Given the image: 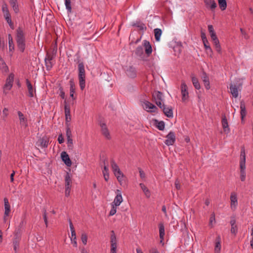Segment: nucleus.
Here are the masks:
<instances>
[{
	"label": "nucleus",
	"mask_w": 253,
	"mask_h": 253,
	"mask_svg": "<svg viewBox=\"0 0 253 253\" xmlns=\"http://www.w3.org/2000/svg\"><path fill=\"white\" fill-rule=\"evenodd\" d=\"M15 40L18 49L23 52L26 47V38L24 29L22 27H19L16 30Z\"/></svg>",
	"instance_id": "obj_1"
},
{
	"label": "nucleus",
	"mask_w": 253,
	"mask_h": 253,
	"mask_svg": "<svg viewBox=\"0 0 253 253\" xmlns=\"http://www.w3.org/2000/svg\"><path fill=\"white\" fill-rule=\"evenodd\" d=\"M240 179L242 181L246 179V154L244 149H242L240 159Z\"/></svg>",
	"instance_id": "obj_2"
},
{
	"label": "nucleus",
	"mask_w": 253,
	"mask_h": 253,
	"mask_svg": "<svg viewBox=\"0 0 253 253\" xmlns=\"http://www.w3.org/2000/svg\"><path fill=\"white\" fill-rule=\"evenodd\" d=\"M1 10L3 13V15L6 22L9 25L10 28L11 29H14V24L11 20V14L9 12L8 6L5 3H3L1 6Z\"/></svg>",
	"instance_id": "obj_3"
},
{
	"label": "nucleus",
	"mask_w": 253,
	"mask_h": 253,
	"mask_svg": "<svg viewBox=\"0 0 253 253\" xmlns=\"http://www.w3.org/2000/svg\"><path fill=\"white\" fill-rule=\"evenodd\" d=\"M111 166L114 175L116 177L118 181L120 183H121V182L123 180L124 175L121 171L119 166L113 159L111 160Z\"/></svg>",
	"instance_id": "obj_4"
},
{
	"label": "nucleus",
	"mask_w": 253,
	"mask_h": 253,
	"mask_svg": "<svg viewBox=\"0 0 253 253\" xmlns=\"http://www.w3.org/2000/svg\"><path fill=\"white\" fill-rule=\"evenodd\" d=\"M180 91L182 96V101L185 102L189 99V92L188 91V86L186 85L185 81H182L180 85Z\"/></svg>",
	"instance_id": "obj_5"
},
{
	"label": "nucleus",
	"mask_w": 253,
	"mask_h": 253,
	"mask_svg": "<svg viewBox=\"0 0 253 253\" xmlns=\"http://www.w3.org/2000/svg\"><path fill=\"white\" fill-rule=\"evenodd\" d=\"M153 98L158 106L162 108L163 93L159 91H155L153 93Z\"/></svg>",
	"instance_id": "obj_6"
},
{
	"label": "nucleus",
	"mask_w": 253,
	"mask_h": 253,
	"mask_svg": "<svg viewBox=\"0 0 253 253\" xmlns=\"http://www.w3.org/2000/svg\"><path fill=\"white\" fill-rule=\"evenodd\" d=\"M141 105L143 107V109L147 112H157V107L148 101H144L143 102H142Z\"/></svg>",
	"instance_id": "obj_7"
},
{
	"label": "nucleus",
	"mask_w": 253,
	"mask_h": 253,
	"mask_svg": "<svg viewBox=\"0 0 253 253\" xmlns=\"http://www.w3.org/2000/svg\"><path fill=\"white\" fill-rule=\"evenodd\" d=\"M111 249L110 253H117V240L114 231H111L110 237Z\"/></svg>",
	"instance_id": "obj_8"
},
{
	"label": "nucleus",
	"mask_w": 253,
	"mask_h": 253,
	"mask_svg": "<svg viewBox=\"0 0 253 253\" xmlns=\"http://www.w3.org/2000/svg\"><path fill=\"white\" fill-rule=\"evenodd\" d=\"M65 196L68 197L70 195L72 180L70 174L67 172L65 177Z\"/></svg>",
	"instance_id": "obj_9"
},
{
	"label": "nucleus",
	"mask_w": 253,
	"mask_h": 253,
	"mask_svg": "<svg viewBox=\"0 0 253 253\" xmlns=\"http://www.w3.org/2000/svg\"><path fill=\"white\" fill-rule=\"evenodd\" d=\"M99 126L101 127V131L102 135L107 139H111L109 131L106 124L103 121L99 122Z\"/></svg>",
	"instance_id": "obj_10"
},
{
	"label": "nucleus",
	"mask_w": 253,
	"mask_h": 253,
	"mask_svg": "<svg viewBox=\"0 0 253 253\" xmlns=\"http://www.w3.org/2000/svg\"><path fill=\"white\" fill-rule=\"evenodd\" d=\"M26 84L28 89V96H29L30 98L34 97L36 95V88L33 87L32 84L28 79L26 80Z\"/></svg>",
	"instance_id": "obj_11"
},
{
	"label": "nucleus",
	"mask_w": 253,
	"mask_h": 253,
	"mask_svg": "<svg viewBox=\"0 0 253 253\" xmlns=\"http://www.w3.org/2000/svg\"><path fill=\"white\" fill-rule=\"evenodd\" d=\"M175 141V134L174 132L170 131L166 136L165 143L168 145H172Z\"/></svg>",
	"instance_id": "obj_12"
},
{
	"label": "nucleus",
	"mask_w": 253,
	"mask_h": 253,
	"mask_svg": "<svg viewBox=\"0 0 253 253\" xmlns=\"http://www.w3.org/2000/svg\"><path fill=\"white\" fill-rule=\"evenodd\" d=\"M14 80V75L11 74L9 75L8 78L6 79V83L4 86V92L6 93V90H9L11 88Z\"/></svg>",
	"instance_id": "obj_13"
},
{
	"label": "nucleus",
	"mask_w": 253,
	"mask_h": 253,
	"mask_svg": "<svg viewBox=\"0 0 253 253\" xmlns=\"http://www.w3.org/2000/svg\"><path fill=\"white\" fill-rule=\"evenodd\" d=\"M116 192L117 193V194L115 196L114 201L111 204L114 205L115 206L118 207L123 202V199L121 192L120 190L117 189Z\"/></svg>",
	"instance_id": "obj_14"
},
{
	"label": "nucleus",
	"mask_w": 253,
	"mask_h": 253,
	"mask_svg": "<svg viewBox=\"0 0 253 253\" xmlns=\"http://www.w3.org/2000/svg\"><path fill=\"white\" fill-rule=\"evenodd\" d=\"M4 204V213L3 220L5 222L7 220V217L9 216L10 212V206L9 204L8 200L7 198L3 199Z\"/></svg>",
	"instance_id": "obj_15"
},
{
	"label": "nucleus",
	"mask_w": 253,
	"mask_h": 253,
	"mask_svg": "<svg viewBox=\"0 0 253 253\" xmlns=\"http://www.w3.org/2000/svg\"><path fill=\"white\" fill-rule=\"evenodd\" d=\"M239 87L240 85H237L234 84H230L229 88L230 93L233 97L237 98L238 96Z\"/></svg>",
	"instance_id": "obj_16"
},
{
	"label": "nucleus",
	"mask_w": 253,
	"mask_h": 253,
	"mask_svg": "<svg viewBox=\"0 0 253 253\" xmlns=\"http://www.w3.org/2000/svg\"><path fill=\"white\" fill-rule=\"evenodd\" d=\"M52 59L53 56L51 55L47 54L45 58V63L47 70H50L54 64Z\"/></svg>",
	"instance_id": "obj_17"
},
{
	"label": "nucleus",
	"mask_w": 253,
	"mask_h": 253,
	"mask_svg": "<svg viewBox=\"0 0 253 253\" xmlns=\"http://www.w3.org/2000/svg\"><path fill=\"white\" fill-rule=\"evenodd\" d=\"M61 157L62 160L64 162V163L66 164V165L68 167H71L72 165V162L69 158V155L67 153L63 151L61 153Z\"/></svg>",
	"instance_id": "obj_18"
},
{
	"label": "nucleus",
	"mask_w": 253,
	"mask_h": 253,
	"mask_svg": "<svg viewBox=\"0 0 253 253\" xmlns=\"http://www.w3.org/2000/svg\"><path fill=\"white\" fill-rule=\"evenodd\" d=\"M20 124L22 126H24V127H27L28 126V122L27 119L26 117H25L24 114L20 111H18L17 112Z\"/></svg>",
	"instance_id": "obj_19"
},
{
	"label": "nucleus",
	"mask_w": 253,
	"mask_h": 253,
	"mask_svg": "<svg viewBox=\"0 0 253 253\" xmlns=\"http://www.w3.org/2000/svg\"><path fill=\"white\" fill-rule=\"evenodd\" d=\"M163 111L165 115L169 118L173 117V111L171 107H166L164 104H162Z\"/></svg>",
	"instance_id": "obj_20"
},
{
	"label": "nucleus",
	"mask_w": 253,
	"mask_h": 253,
	"mask_svg": "<svg viewBox=\"0 0 253 253\" xmlns=\"http://www.w3.org/2000/svg\"><path fill=\"white\" fill-rule=\"evenodd\" d=\"M231 208L236 209L238 205L237 196L235 192H232L230 195Z\"/></svg>",
	"instance_id": "obj_21"
},
{
	"label": "nucleus",
	"mask_w": 253,
	"mask_h": 253,
	"mask_svg": "<svg viewBox=\"0 0 253 253\" xmlns=\"http://www.w3.org/2000/svg\"><path fill=\"white\" fill-rule=\"evenodd\" d=\"M126 74L129 78H134L136 76V69L132 66H129L126 70Z\"/></svg>",
	"instance_id": "obj_22"
},
{
	"label": "nucleus",
	"mask_w": 253,
	"mask_h": 253,
	"mask_svg": "<svg viewBox=\"0 0 253 253\" xmlns=\"http://www.w3.org/2000/svg\"><path fill=\"white\" fill-rule=\"evenodd\" d=\"M143 44L144 47H145V51L146 54L148 56H149L152 52V46L149 42L146 40L144 41Z\"/></svg>",
	"instance_id": "obj_23"
},
{
	"label": "nucleus",
	"mask_w": 253,
	"mask_h": 253,
	"mask_svg": "<svg viewBox=\"0 0 253 253\" xmlns=\"http://www.w3.org/2000/svg\"><path fill=\"white\" fill-rule=\"evenodd\" d=\"M240 114L241 118L242 123H244V118L246 116V110L245 104L243 101H241L240 102Z\"/></svg>",
	"instance_id": "obj_24"
},
{
	"label": "nucleus",
	"mask_w": 253,
	"mask_h": 253,
	"mask_svg": "<svg viewBox=\"0 0 253 253\" xmlns=\"http://www.w3.org/2000/svg\"><path fill=\"white\" fill-rule=\"evenodd\" d=\"M9 3L13 8L14 12L17 14L19 12L18 0H9Z\"/></svg>",
	"instance_id": "obj_25"
},
{
	"label": "nucleus",
	"mask_w": 253,
	"mask_h": 253,
	"mask_svg": "<svg viewBox=\"0 0 253 253\" xmlns=\"http://www.w3.org/2000/svg\"><path fill=\"white\" fill-rule=\"evenodd\" d=\"M221 250V239L219 236H218L215 239L214 252L215 253H219Z\"/></svg>",
	"instance_id": "obj_26"
},
{
	"label": "nucleus",
	"mask_w": 253,
	"mask_h": 253,
	"mask_svg": "<svg viewBox=\"0 0 253 253\" xmlns=\"http://www.w3.org/2000/svg\"><path fill=\"white\" fill-rule=\"evenodd\" d=\"M79 75L78 77H85L84 66L83 62H80L78 64Z\"/></svg>",
	"instance_id": "obj_27"
},
{
	"label": "nucleus",
	"mask_w": 253,
	"mask_h": 253,
	"mask_svg": "<svg viewBox=\"0 0 253 253\" xmlns=\"http://www.w3.org/2000/svg\"><path fill=\"white\" fill-rule=\"evenodd\" d=\"M202 79L204 82V84L205 86V88L207 90H209L210 88V84L209 77L205 72H203Z\"/></svg>",
	"instance_id": "obj_28"
},
{
	"label": "nucleus",
	"mask_w": 253,
	"mask_h": 253,
	"mask_svg": "<svg viewBox=\"0 0 253 253\" xmlns=\"http://www.w3.org/2000/svg\"><path fill=\"white\" fill-rule=\"evenodd\" d=\"M211 40L213 42L216 51L220 54L221 53V48L217 37H216L215 38H212Z\"/></svg>",
	"instance_id": "obj_29"
},
{
	"label": "nucleus",
	"mask_w": 253,
	"mask_h": 253,
	"mask_svg": "<svg viewBox=\"0 0 253 253\" xmlns=\"http://www.w3.org/2000/svg\"><path fill=\"white\" fill-rule=\"evenodd\" d=\"M205 3L207 7L211 10L214 9L217 7V4L214 0H205Z\"/></svg>",
	"instance_id": "obj_30"
},
{
	"label": "nucleus",
	"mask_w": 253,
	"mask_h": 253,
	"mask_svg": "<svg viewBox=\"0 0 253 253\" xmlns=\"http://www.w3.org/2000/svg\"><path fill=\"white\" fill-rule=\"evenodd\" d=\"M159 228L160 238L161 239V242L162 243L164 239V236L165 234V227H164V224L162 223H160L159 224Z\"/></svg>",
	"instance_id": "obj_31"
},
{
	"label": "nucleus",
	"mask_w": 253,
	"mask_h": 253,
	"mask_svg": "<svg viewBox=\"0 0 253 253\" xmlns=\"http://www.w3.org/2000/svg\"><path fill=\"white\" fill-rule=\"evenodd\" d=\"M221 123L224 131L225 132L227 131V132H228L230 129L229 128L227 120L225 115L222 116Z\"/></svg>",
	"instance_id": "obj_32"
},
{
	"label": "nucleus",
	"mask_w": 253,
	"mask_h": 253,
	"mask_svg": "<svg viewBox=\"0 0 253 253\" xmlns=\"http://www.w3.org/2000/svg\"><path fill=\"white\" fill-rule=\"evenodd\" d=\"M15 238L13 241V248L15 252H16L17 250L19 248V241L20 240V237L18 236L17 233L15 234Z\"/></svg>",
	"instance_id": "obj_33"
},
{
	"label": "nucleus",
	"mask_w": 253,
	"mask_h": 253,
	"mask_svg": "<svg viewBox=\"0 0 253 253\" xmlns=\"http://www.w3.org/2000/svg\"><path fill=\"white\" fill-rule=\"evenodd\" d=\"M102 173L105 180L107 182L109 178V169L107 165L103 166Z\"/></svg>",
	"instance_id": "obj_34"
},
{
	"label": "nucleus",
	"mask_w": 253,
	"mask_h": 253,
	"mask_svg": "<svg viewBox=\"0 0 253 253\" xmlns=\"http://www.w3.org/2000/svg\"><path fill=\"white\" fill-rule=\"evenodd\" d=\"M70 96L73 99H75L74 94L75 92V85L73 81H70Z\"/></svg>",
	"instance_id": "obj_35"
},
{
	"label": "nucleus",
	"mask_w": 253,
	"mask_h": 253,
	"mask_svg": "<svg viewBox=\"0 0 253 253\" xmlns=\"http://www.w3.org/2000/svg\"><path fill=\"white\" fill-rule=\"evenodd\" d=\"M65 114L66 117V121L67 122H70L71 121V115H70V107L67 105H65L64 107Z\"/></svg>",
	"instance_id": "obj_36"
},
{
	"label": "nucleus",
	"mask_w": 253,
	"mask_h": 253,
	"mask_svg": "<svg viewBox=\"0 0 253 253\" xmlns=\"http://www.w3.org/2000/svg\"><path fill=\"white\" fill-rule=\"evenodd\" d=\"M8 47L9 51L13 52L14 50V44L12 36L10 34L8 35Z\"/></svg>",
	"instance_id": "obj_37"
},
{
	"label": "nucleus",
	"mask_w": 253,
	"mask_h": 253,
	"mask_svg": "<svg viewBox=\"0 0 253 253\" xmlns=\"http://www.w3.org/2000/svg\"><path fill=\"white\" fill-rule=\"evenodd\" d=\"M139 186L144 193L146 197L147 198H150L151 196V193L147 187L143 183H140Z\"/></svg>",
	"instance_id": "obj_38"
},
{
	"label": "nucleus",
	"mask_w": 253,
	"mask_h": 253,
	"mask_svg": "<svg viewBox=\"0 0 253 253\" xmlns=\"http://www.w3.org/2000/svg\"><path fill=\"white\" fill-rule=\"evenodd\" d=\"M154 32L156 41L157 42H159L162 34V30L159 28H156L154 29Z\"/></svg>",
	"instance_id": "obj_39"
},
{
	"label": "nucleus",
	"mask_w": 253,
	"mask_h": 253,
	"mask_svg": "<svg viewBox=\"0 0 253 253\" xmlns=\"http://www.w3.org/2000/svg\"><path fill=\"white\" fill-rule=\"evenodd\" d=\"M40 146L42 148H47L48 145L49 140L46 137H43L40 140Z\"/></svg>",
	"instance_id": "obj_40"
},
{
	"label": "nucleus",
	"mask_w": 253,
	"mask_h": 253,
	"mask_svg": "<svg viewBox=\"0 0 253 253\" xmlns=\"http://www.w3.org/2000/svg\"><path fill=\"white\" fill-rule=\"evenodd\" d=\"M191 79L193 84L195 88L197 89H200L201 88V85L198 79L194 76H192Z\"/></svg>",
	"instance_id": "obj_41"
},
{
	"label": "nucleus",
	"mask_w": 253,
	"mask_h": 253,
	"mask_svg": "<svg viewBox=\"0 0 253 253\" xmlns=\"http://www.w3.org/2000/svg\"><path fill=\"white\" fill-rule=\"evenodd\" d=\"M219 8L221 10H224L227 7V2L226 0H217Z\"/></svg>",
	"instance_id": "obj_42"
},
{
	"label": "nucleus",
	"mask_w": 253,
	"mask_h": 253,
	"mask_svg": "<svg viewBox=\"0 0 253 253\" xmlns=\"http://www.w3.org/2000/svg\"><path fill=\"white\" fill-rule=\"evenodd\" d=\"M133 26L136 27L139 29L140 30H146L147 28L145 24L140 22H137L132 25Z\"/></svg>",
	"instance_id": "obj_43"
},
{
	"label": "nucleus",
	"mask_w": 253,
	"mask_h": 253,
	"mask_svg": "<svg viewBox=\"0 0 253 253\" xmlns=\"http://www.w3.org/2000/svg\"><path fill=\"white\" fill-rule=\"evenodd\" d=\"M85 77H79V85L80 88L82 90H83L85 88Z\"/></svg>",
	"instance_id": "obj_44"
},
{
	"label": "nucleus",
	"mask_w": 253,
	"mask_h": 253,
	"mask_svg": "<svg viewBox=\"0 0 253 253\" xmlns=\"http://www.w3.org/2000/svg\"><path fill=\"white\" fill-rule=\"evenodd\" d=\"M0 70L3 72H7L8 71V68L3 60L0 61Z\"/></svg>",
	"instance_id": "obj_45"
},
{
	"label": "nucleus",
	"mask_w": 253,
	"mask_h": 253,
	"mask_svg": "<svg viewBox=\"0 0 253 253\" xmlns=\"http://www.w3.org/2000/svg\"><path fill=\"white\" fill-rule=\"evenodd\" d=\"M9 115L8 109L7 108H4L2 112L1 119L3 121H5Z\"/></svg>",
	"instance_id": "obj_46"
},
{
	"label": "nucleus",
	"mask_w": 253,
	"mask_h": 253,
	"mask_svg": "<svg viewBox=\"0 0 253 253\" xmlns=\"http://www.w3.org/2000/svg\"><path fill=\"white\" fill-rule=\"evenodd\" d=\"M208 30L210 33L211 39L215 38L216 36V34L214 32L213 27L212 25H210L208 26Z\"/></svg>",
	"instance_id": "obj_47"
},
{
	"label": "nucleus",
	"mask_w": 253,
	"mask_h": 253,
	"mask_svg": "<svg viewBox=\"0 0 253 253\" xmlns=\"http://www.w3.org/2000/svg\"><path fill=\"white\" fill-rule=\"evenodd\" d=\"M135 53L136 55L141 57L143 55V48L142 46H138L135 51Z\"/></svg>",
	"instance_id": "obj_48"
},
{
	"label": "nucleus",
	"mask_w": 253,
	"mask_h": 253,
	"mask_svg": "<svg viewBox=\"0 0 253 253\" xmlns=\"http://www.w3.org/2000/svg\"><path fill=\"white\" fill-rule=\"evenodd\" d=\"M66 8L68 12L71 13L72 11V7L71 4V0H64Z\"/></svg>",
	"instance_id": "obj_49"
},
{
	"label": "nucleus",
	"mask_w": 253,
	"mask_h": 253,
	"mask_svg": "<svg viewBox=\"0 0 253 253\" xmlns=\"http://www.w3.org/2000/svg\"><path fill=\"white\" fill-rule=\"evenodd\" d=\"M156 126L159 130H163L165 128V123L163 121L158 122Z\"/></svg>",
	"instance_id": "obj_50"
},
{
	"label": "nucleus",
	"mask_w": 253,
	"mask_h": 253,
	"mask_svg": "<svg viewBox=\"0 0 253 253\" xmlns=\"http://www.w3.org/2000/svg\"><path fill=\"white\" fill-rule=\"evenodd\" d=\"M81 240L84 245H86L87 242V236L85 233H82Z\"/></svg>",
	"instance_id": "obj_51"
},
{
	"label": "nucleus",
	"mask_w": 253,
	"mask_h": 253,
	"mask_svg": "<svg viewBox=\"0 0 253 253\" xmlns=\"http://www.w3.org/2000/svg\"><path fill=\"white\" fill-rule=\"evenodd\" d=\"M215 214L214 213H212L211 215L210 221H209V225L212 228L213 227V222H215Z\"/></svg>",
	"instance_id": "obj_52"
},
{
	"label": "nucleus",
	"mask_w": 253,
	"mask_h": 253,
	"mask_svg": "<svg viewBox=\"0 0 253 253\" xmlns=\"http://www.w3.org/2000/svg\"><path fill=\"white\" fill-rule=\"evenodd\" d=\"M117 206L111 204V209L109 212V216L114 215L117 212Z\"/></svg>",
	"instance_id": "obj_53"
},
{
	"label": "nucleus",
	"mask_w": 253,
	"mask_h": 253,
	"mask_svg": "<svg viewBox=\"0 0 253 253\" xmlns=\"http://www.w3.org/2000/svg\"><path fill=\"white\" fill-rule=\"evenodd\" d=\"M67 146L69 149H72L73 147V140L72 138H67Z\"/></svg>",
	"instance_id": "obj_54"
},
{
	"label": "nucleus",
	"mask_w": 253,
	"mask_h": 253,
	"mask_svg": "<svg viewBox=\"0 0 253 253\" xmlns=\"http://www.w3.org/2000/svg\"><path fill=\"white\" fill-rule=\"evenodd\" d=\"M43 217L44 219V221L46 227H47L48 226V221H47V217L46 215V211L45 210H44L43 211Z\"/></svg>",
	"instance_id": "obj_55"
},
{
	"label": "nucleus",
	"mask_w": 253,
	"mask_h": 253,
	"mask_svg": "<svg viewBox=\"0 0 253 253\" xmlns=\"http://www.w3.org/2000/svg\"><path fill=\"white\" fill-rule=\"evenodd\" d=\"M201 34V38H202L203 42H206L207 39L205 33L202 31Z\"/></svg>",
	"instance_id": "obj_56"
},
{
	"label": "nucleus",
	"mask_w": 253,
	"mask_h": 253,
	"mask_svg": "<svg viewBox=\"0 0 253 253\" xmlns=\"http://www.w3.org/2000/svg\"><path fill=\"white\" fill-rule=\"evenodd\" d=\"M175 187L176 189L179 190L181 188V185L180 183V181L178 180V179H176L174 183Z\"/></svg>",
	"instance_id": "obj_57"
},
{
	"label": "nucleus",
	"mask_w": 253,
	"mask_h": 253,
	"mask_svg": "<svg viewBox=\"0 0 253 253\" xmlns=\"http://www.w3.org/2000/svg\"><path fill=\"white\" fill-rule=\"evenodd\" d=\"M66 136L67 138H72V132L69 127L66 129Z\"/></svg>",
	"instance_id": "obj_58"
},
{
	"label": "nucleus",
	"mask_w": 253,
	"mask_h": 253,
	"mask_svg": "<svg viewBox=\"0 0 253 253\" xmlns=\"http://www.w3.org/2000/svg\"><path fill=\"white\" fill-rule=\"evenodd\" d=\"M237 227L236 225H233V226H231V232L232 233L236 234L237 233Z\"/></svg>",
	"instance_id": "obj_59"
},
{
	"label": "nucleus",
	"mask_w": 253,
	"mask_h": 253,
	"mask_svg": "<svg viewBox=\"0 0 253 253\" xmlns=\"http://www.w3.org/2000/svg\"><path fill=\"white\" fill-rule=\"evenodd\" d=\"M71 241L74 247H77L78 245L76 238H71Z\"/></svg>",
	"instance_id": "obj_60"
},
{
	"label": "nucleus",
	"mask_w": 253,
	"mask_h": 253,
	"mask_svg": "<svg viewBox=\"0 0 253 253\" xmlns=\"http://www.w3.org/2000/svg\"><path fill=\"white\" fill-rule=\"evenodd\" d=\"M203 44H204L205 49H208V50H211V46L210 45V44H209V42L208 40H207V42H203Z\"/></svg>",
	"instance_id": "obj_61"
},
{
	"label": "nucleus",
	"mask_w": 253,
	"mask_h": 253,
	"mask_svg": "<svg viewBox=\"0 0 253 253\" xmlns=\"http://www.w3.org/2000/svg\"><path fill=\"white\" fill-rule=\"evenodd\" d=\"M149 253H159V252L157 248L153 247L150 249Z\"/></svg>",
	"instance_id": "obj_62"
},
{
	"label": "nucleus",
	"mask_w": 253,
	"mask_h": 253,
	"mask_svg": "<svg viewBox=\"0 0 253 253\" xmlns=\"http://www.w3.org/2000/svg\"><path fill=\"white\" fill-rule=\"evenodd\" d=\"M59 91H60V96L62 99H64L65 98V92L63 91V89L62 87L59 88Z\"/></svg>",
	"instance_id": "obj_63"
},
{
	"label": "nucleus",
	"mask_w": 253,
	"mask_h": 253,
	"mask_svg": "<svg viewBox=\"0 0 253 253\" xmlns=\"http://www.w3.org/2000/svg\"><path fill=\"white\" fill-rule=\"evenodd\" d=\"M64 140V138L62 136V134H61L59 135L58 137V141L59 143L61 144V143H63Z\"/></svg>",
	"instance_id": "obj_64"
}]
</instances>
